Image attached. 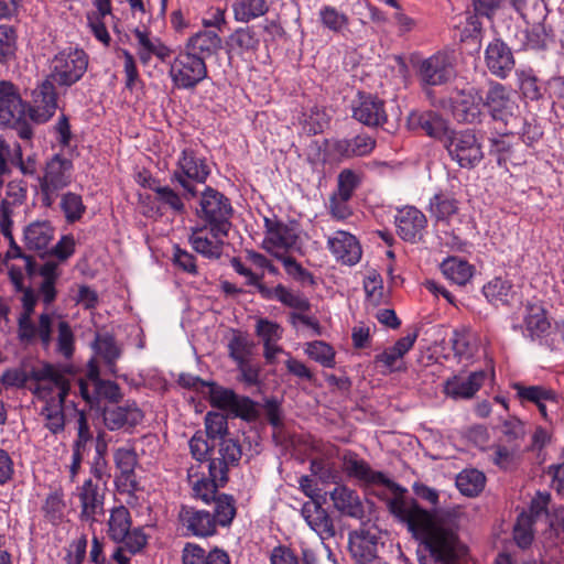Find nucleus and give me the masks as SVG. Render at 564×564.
Returning a JSON list of instances; mask_svg holds the SVG:
<instances>
[{
  "label": "nucleus",
  "instance_id": "1",
  "mask_svg": "<svg viewBox=\"0 0 564 564\" xmlns=\"http://www.w3.org/2000/svg\"><path fill=\"white\" fill-rule=\"evenodd\" d=\"M343 466L349 477L357 479L364 486L384 487L392 495L387 499V507L417 542L416 557L419 564H423V508L419 502L408 496V490L391 480L386 474L373 470L355 452L348 451L344 454Z\"/></svg>",
  "mask_w": 564,
  "mask_h": 564
},
{
  "label": "nucleus",
  "instance_id": "2",
  "mask_svg": "<svg viewBox=\"0 0 564 564\" xmlns=\"http://www.w3.org/2000/svg\"><path fill=\"white\" fill-rule=\"evenodd\" d=\"M34 106H29L20 94L17 85L9 80H0V126L13 127L23 140H31L33 128L26 121L35 123L48 121L57 108V94L50 79L44 80L34 93Z\"/></svg>",
  "mask_w": 564,
  "mask_h": 564
},
{
  "label": "nucleus",
  "instance_id": "3",
  "mask_svg": "<svg viewBox=\"0 0 564 564\" xmlns=\"http://www.w3.org/2000/svg\"><path fill=\"white\" fill-rule=\"evenodd\" d=\"M425 564H456L466 554L457 535V524L449 512L441 514L425 510Z\"/></svg>",
  "mask_w": 564,
  "mask_h": 564
},
{
  "label": "nucleus",
  "instance_id": "4",
  "mask_svg": "<svg viewBox=\"0 0 564 564\" xmlns=\"http://www.w3.org/2000/svg\"><path fill=\"white\" fill-rule=\"evenodd\" d=\"M217 456L208 458L207 475L202 474L193 481V495L204 502L215 498V492L224 488L229 480V468L237 466L242 456V449L237 440L223 437L218 443Z\"/></svg>",
  "mask_w": 564,
  "mask_h": 564
},
{
  "label": "nucleus",
  "instance_id": "5",
  "mask_svg": "<svg viewBox=\"0 0 564 564\" xmlns=\"http://www.w3.org/2000/svg\"><path fill=\"white\" fill-rule=\"evenodd\" d=\"M234 208L230 199L218 189L205 186L200 193L196 215L208 227L214 237H227Z\"/></svg>",
  "mask_w": 564,
  "mask_h": 564
},
{
  "label": "nucleus",
  "instance_id": "6",
  "mask_svg": "<svg viewBox=\"0 0 564 564\" xmlns=\"http://www.w3.org/2000/svg\"><path fill=\"white\" fill-rule=\"evenodd\" d=\"M484 107L492 121L500 126L495 128L496 134L514 135L521 117L518 115L519 107L506 86L500 83L491 84L484 98Z\"/></svg>",
  "mask_w": 564,
  "mask_h": 564
},
{
  "label": "nucleus",
  "instance_id": "7",
  "mask_svg": "<svg viewBox=\"0 0 564 564\" xmlns=\"http://www.w3.org/2000/svg\"><path fill=\"white\" fill-rule=\"evenodd\" d=\"M210 175V167L204 156L194 149L182 150L174 171L170 175L172 184H177L183 189L184 199L191 200L198 194L196 185L205 184Z\"/></svg>",
  "mask_w": 564,
  "mask_h": 564
},
{
  "label": "nucleus",
  "instance_id": "8",
  "mask_svg": "<svg viewBox=\"0 0 564 564\" xmlns=\"http://www.w3.org/2000/svg\"><path fill=\"white\" fill-rule=\"evenodd\" d=\"M73 162L62 154H54L44 165L43 174L37 176L41 205L51 208L59 192L73 181Z\"/></svg>",
  "mask_w": 564,
  "mask_h": 564
},
{
  "label": "nucleus",
  "instance_id": "9",
  "mask_svg": "<svg viewBox=\"0 0 564 564\" xmlns=\"http://www.w3.org/2000/svg\"><path fill=\"white\" fill-rule=\"evenodd\" d=\"M70 373L72 371L68 367L45 362L41 368H32L29 372L18 368L7 369L0 378V382L6 388H23L29 380L39 383L46 381L61 389V399H63L68 395L70 390V383L67 378V375Z\"/></svg>",
  "mask_w": 564,
  "mask_h": 564
},
{
  "label": "nucleus",
  "instance_id": "10",
  "mask_svg": "<svg viewBox=\"0 0 564 564\" xmlns=\"http://www.w3.org/2000/svg\"><path fill=\"white\" fill-rule=\"evenodd\" d=\"M88 67V55L82 48L68 47L58 52L52 59L50 80L62 87H70L82 79Z\"/></svg>",
  "mask_w": 564,
  "mask_h": 564
},
{
  "label": "nucleus",
  "instance_id": "11",
  "mask_svg": "<svg viewBox=\"0 0 564 564\" xmlns=\"http://www.w3.org/2000/svg\"><path fill=\"white\" fill-rule=\"evenodd\" d=\"M551 494L547 491H536L532 498L528 511H524L531 521L538 523L542 521L547 528L544 531L545 540L551 545L564 542V510L550 512L549 505Z\"/></svg>",
  "mask_w": 564,
  "mask_h": 564
},
{
  "label": "nucleus",
  "instance_id": "12",
  "mask_svg": "<svg viewBox=\"0 0 564 564\" xmlns=\"http://www.w3.org/2000/svg\"><path fill=\"white\" fill-rule=\"evenodd\" d=\"M169 75L178 89H194L208 76L206 63L182 47L171 63Z\"/></svg>",
  "mask_w": 564,
  "mask_h": 564
},
{
  "label": "nucleus",
  "instance_id": "13",
  "mask_svg": "<svg viewBox=\"0 0 564 564\" xmlns=\"http://www.w3.org/2000/svg\"><path fill=\"white\" fill-rule=\"evenodd\" d=\"M445 148L452 160L463 169H473L484 159L481 143L471 129L455 131Z\"/></svg>",
  "mask_w": 564,
  "mask_h": 564
},
{
  "label": "nucleus",
  "instance_id": "14",
  "mask_svg": "<svg viewBox=\"0 0 564 564\" xmlns=\"http://www.w3.org/2000/svg\"><path fill=\"white\" fill-rule=\"evenodd\" d=\"M351 117L369 128L383 127L388 122L386 102L378 96L358 91L351 102Z\"/></svg>",
  "mask_w": 564,
  "mask_h": 564
},
{
  "label": "nucleus",
  "instance_id": "15",
  "mask_svg": "<svg viewBox=\"0 0 564 564\" xmlns=\"http://www.w3.org/2000/svg\"><path fill=\"white\" fill-rule=\"evenodd\" d=\"M381 532L376 527L360 529L349 534V552L356 563H372L383 547Z\"/></svg>",
  "mask_w": 564,
  "mask_h": 564
},
{
  "label": "nucleus",
  "instance_id": "16",
  "mask_svg": "<svg viewBox=\"0 0 564 564\" xmlns=\"http://www.w3.org/2000/svg\"><path fill=\"white\" fill-rule=\"evenodd\" d=\"M484 98L481 93L469 87L457 90L452 97V112L458 122L477 123L480 121L484 108Z\"/></svg>",
  "mask_w": 564,
  "mask_h": 564
},
{
  "label": "nucleus",
  "instance_id": "17",
  "mask_svg": "<svg viewBox=\"0 0 564 564\" xmlns=\"http://www.w3.org/2000/svg\"><path fill=\"white\" fill-rule=\"evenodd\" d=\"M178 521L185 536L208 538L217 532L216 521L213 513L199 510L191 506H181Z\"/></svg>",
  "mask_w": 564,
  "mask_h": 564
},
{
  "label": "nucleus",
  "instance_id": "18",
  "mask_svg": "<svg viewBox=\"0 0 564 564\" xmlns=\"http://www.w3.org/2000/svg\"><path fill=\"white\" fill-rule=\"evenodd\" d=\"M456 77L454 51H438L425 58V85L441 86Z\"/></svg>",
  "mask_w": 564,
  "mask_h": 564
},
{
  "label": "nucleus",
  "instance_id": "19",
  "mask_svg": "<svg viewBox=\"0 0 564 564\" xmlns=\"http://www.w3.org/2000/svg\"><path fill=\"white\" fill-rule=\"evenodd\" d=\"M113 462L119 474L116 476L115 482L120 492L132 494L139 490L137 481L135 466L138 457L133 449L119 447L113 452Z\"/></svg>",
  "mask_w": 564,
  "mask_h": 564
},
{
  "label": "nucleus",
  "instance_id": "20",
  "mask_svg": "<svg viewBox=\"0 0 564 564\" xmlns=\"http://www.w3.org/2000/svg\"><path fill=\"white\" fill-rule=\"evenodd\" d=\"M78 498L80 502L79 518L82 521L94 522L98 514L104 513L105 491L100 482L93 478L86 479L78 487Z\"/></svg>",
  "mask_w": 564,
  "mask_h": 564
},
{
  "label": "nucleus",
  "instance_id": "21",
  "mask_svg": "<svg viewBox=\"0 0 564 564\" xmlns=\"http://www.w3.org/2000/svg\"><path fill=\"white\" fill-rule=\"evenodd\" d=\"M486 378L485 370L471 371L467 377L454 376L445 381L443 391L453 400H469L481 388Z\"/></svg>",
  "mask_w": 564,
  "mask_h": 564
},
{
  "label": "nucleus",
  "instance_id": "22",
  "mask_svg": "<svg viewBox=\"0 0 564 564\" xmlns=\"http://www.w3.org/2000/svg\"><path fill=\"white\" fill-rule=\"evenodd\" d=\"M104 423L110 431L130 430L140 424L144 417L143 412L138 405L127 403L124 405H111L105 408L102 412Z\"/></svg>",
  "mask_w": 564,
  "mask_h": 564
},
{
  "label": "nucleus",
  "instance_id": "23",
  "mask_svg": "<svg viewBox=\"0 0 564 564\" xmlns=\"http://www.w3.org/2000/svg\"><path fill=\"white\" fill-rule=\"evenodd\" d=\"M485 62L489 72L501 79L506 78L514 68L512 51L500 39H495L487 45Z\"/></svg>",
  "mask_w": 564,
  "mask_h": 564
},
{
  "label": "nucleus",
  "instance_id": "24",
  "mask_svg": "<svg viewBox=\"0 0 564 564\" xmlns=\"http://www.w3.org/2000/svg\"><path fill=\"white\" fill-rule=\"evenodd\" d=\"M551 327L546 311L541 304L528 303L525 305L523 324H514V330L520 329L525 338L535 340L545 336Z\"/></svg>",
  "mask_w": 564,
  "mask_h": 564
},
{
  "label": "nucleus",
  "instance_id": "25",
  "mask_svg": "<svg viewBox=\"0 0 564 564\" xmlns=\"http://www.w3.org/2000/svg\"><path fill=\"white\" fill-rule=\"evenodd\" d=\"M221 45V37L216 31L202 30L189 36L183 47L206 63L219 54Z\"/></svg>",
  "mask_w": 564,
  "mask_h": 564
},
{
  "label": "nucleus",
  "instance_id": "26",
  "mask_svg": "<svg viewBox=\"0 0 564 564\" xmlns=\"http://www.w3.org/2000/svg\"><path fill=\"white\" fill-rule=\"evenodd\" d=\"M328 248L337 260L348 265L356 264L362 253L356 237L341 230L328 239Z\"/></svg>",
  "mask_w": 564,
  "mask_h": 564
},
{
  "label": "nucleus",
  "instance_id": "27",
  "mask_svg": "<svg viewBox=\"0 0 564 564\" xmlns=\"http://www.w3.org/2000/svg\"><path fill=\"white\" fill-rule=\"evenodd\" d=\"M227 551L214 546L209 551L196 543L187 542L182 551V564H230Z\"/></svg>",
  "mask_w": 564,
  "mask_h": 564
},
{
  "label": "nucleus",
  "instance_id": "28",
  "mask_svg": "<svg viewBox=\"0 0 564 564\" xmlns=\"http://www.w3.org/2000/svg\"><path fill=\"white\" fill-rule=\"evenodd\" d=\"M399 236L405 241H420L423 237V215L414 207H404L395 216Z\"/></svg>",
  "mask_w": 564,
  "mask_h": 564
},
{
  "label": "nucleus",
  "instance_id": "29",
  "mask_svg": "<svg viewBox=\"0 0 564 564\" xmlns=\"http://www.w3.org/2000/svg\"><path fill=\"white\" fill-rule=\"evenodd\" d=\"M133 35L138 41V56L142 64L147 65L152 56H156L163 63L170 59L172 50L159 37H150L149 32L140 29H135Z\"/></svg>",
  "mask_w": 564,
  "mask_h": 564
},
{
  "label": "nucleus",
  "instance_id": "30",
  "mask_svg": "<svg viewBox=\"0 0 564 564\" xmlns=\"http://www.w3.org/2000/svg\"><path fill=\"white\" fill-rule=\"evenodd\" d=\"M267 236L265 243L274 248L289 250L297 243L299 236L295 228L280 220H271L265 218Z\"/></svg>",
  "mask_w": 564,
  "mask_h": 564
},
{
  "label": "nucleus",
  "instance_id": "31",
  "mask_svg": "<svg viewBox=\"0 0 564 564\" xmlns=\"http://www.w3.org/2000/svg\"><path fill=\"white\" fill-rule=\"evenodd\" d=\"M302 514L311 529L314 530L321 539L326 540L336 534L333 519L319 503H305L302 509Z\"/></svg>",
  "mask_w": 564,
  "mask_h": 564
},
{
  "label": "nucleus",
  "instance_id": "32",
  "mask_svg": "<svg viewBox=\"0 0 564 564\" xmlns=\"http://www.w3.org/2000/svg\"><path fill=\"white\" fill-rule=\"evenodd\" d=\"M334 507L343 514L361 519L365 514L362 502L358 494L346 486L338 485L330 492Z\"/></svg>",
  "mask_w": 564,
  "mask_h": 564
},
{
  "label": "nucleus",
  "instance_id": "33",
  "mask_svg": "<svg viewBox=\"0 0 564 564\" xmlns=\"http://www.w3.org/2000/svg\"><path fill=\"white\" fill-rule=\"evenodd\" d=\"M54 227L48 220L34 221L24 229V241L30 250L44 251L54 238Z\"/></svg>",
  "mask_w": 564,
  "mask_h": 564
},
{
  "label": "nucleus",
  "instance_id": "34",
  "mask_svg": "<svg viewBox=\"0 0 564 564\" xmlns=\"http://www.w3.org/2000/svg\"><path fill=\"white\" fill-rule=\"evenodd\" d=\"M259 43L257 32L252 28H239L227 39V52L229 56L242 57L247 53L254 52Z\"/></svg>",
  "mask_w": 564,
  "mask_h": 564
},
{
  "label": "nucleus",
  "instance_id": "35",
  "mask_svg": "<svg viewBox=\"0 0 564 564\" xmlns=\"http://www.w3.org/2000/svg\"><path fill=\"white\" fill-rule=\"evenodd\" d=\"M107 452L108 444L105 438V433L100 432L95 440V455L89 462V471L91 474V478L95 481L102 482L104 486H106L108 480L111 478L109 464L106 458Z\"/></svg>",
  "mask_w": 564,
  "mask_h": 564
},
{
  "label": "nucleus",
  "instance_id": "36",
  "mask_svg": "<svg viewBox=\"0 0 564 564\" xmlns=\"http://www.w3.org/2000/svg\"><path fill=\"white\" fill-rule=\"evenodd\" d=\"M208 227L204 225L202 227H195L192 229V235L189 237V242L193 249L208 259H219L223 253L224 241L221 237H214L212 235V239H209L205 234V230Z\"/></svg>",
  "mask_w": 564,
  "mask_h": 564
},
{
  "label": "nucleus",
  "instance_id": "37",
  "mask_svg": "<svg viewBox=\"0 0 564 564\" xmlns=\"http://www.w3.org/2000/svg\"><path fill=\"white\" fill-rule=\"evenodd\" d=\"M441 271L453 283L464 286L475 274V267L459 257H447L441 263Z\"/></svg>",
  "mask_w": 564,
  "mask_h": 564
},
{
  "label": "nucleus",
  "instance_id": "38",
  "mask_svg": "<svg viewBox=\"0 0 564 564\" xmlns=\"http://www.w3.org/2000/svg\"><path fill=\"white\" fill-rule=\"evenodd\" d=\"M24 181H10L7 184L6 198L0 203V221L12 220L13 209L24 204L26 199Z\"/></svg>",
  "mask_w": 564,
  "mask_h": 564
},
{
  "label": "nucleus",
  "instance_id": "39",
  "mask_svg": "<svg viewBox=\"0 0 564 564\" xmlns=\"http://www.w3.org/2000/svg\"><path fill=\"white\" fill-rule=\"evenodd\" d=\"M214 446V442L209 444L202 435L195 434L189 440L191 454L198 462V465L191 466L187 473L188 480L192 485L198 477H202V474H205V471L200 469L203 468V464L208 465V458L210 457L208 454Z\"/></svg>",
  "mask_w": 564,
  "mask_h": 564
},
{
  "label": "nucleus",
  "instance_id": "40",
  "mask_svg": "<svg viewBox=\"0 0 564 564\" xmlns=\"http://www.w3.org/2000/svg\"><path fill=\"white\" fill-rule=\"evenodd\" d=\"M57 398L56 402L55 400L46 402L41 410V415L45 419V427L55 435L65 430L64 403L67 397L61 399V389H58Z\"/></svg>",
  "mask_w": 564,
  "mask_h": 564
},
{
  "label": "nucleus",
  "instance_id": "41",
  "mask_svg": "<svg viewBox=\"0 0 564 564\" xmlns=\"http://www.w3.org/2000/svg\"><path fill=\"white\" fill-rule=\"evenodd\" d=\"M131 530V514L124 506L113 508L108 520V535L109 538L121 543L127 538Z\"/></svg>",
  "mask_w": 564,
  "mask_h": 564
},
{
  "label": "nucleus",
  "instance_id": "42",
  "mask_svg": "<svg viewBox=\"0 0 564 564\" xmlns=\"http://www.w3.org/2000/svg\"><path fill=\"white\" fill-rule=\"evenodd\" d=\"M457 489L466 497L478 496L486 484V476L478 469H464L456 477Z\"/></svg>",
  "mask_w": 564,
  "mask_h": 564
},
{
  "label": "nucleus",
  "instance_id": "43",
  "mask_svg": "<svg viewBox=\"0 0 564 564\" xmlns=\"http://www.w3.org/2000/svg\"><path fill=\"white\" fill-rule=\"evenodd\" d=\"M254 347V343L249 339L247 334L240 330H234L232 337L227 344L228 356L236 365L246 360H251Z\"/></svg>",
  "mask_w": 564,
  "mask_h": 564
},
{
  "label": "nucleus",
  "instance_id": "44",
  "mask_svg": "<svg viewBox=\"0 0 564 564\" xmlns=\"http://www.w3.org/2000/svg\"><path fill=\"white\" fill-rule=\"evenodd\" d=\"M511 388L516 391L517 398L521 402H555L556 394L552 389L544 386H524L521 382H513Z\"/></svg>",
  "mask_w": 564,
  "mask_h": 564
},
{
  "label": "nucleus",
  "instance_id": "45",
  "mask_svg": "<svg viewBox=\"0 0 564 564\" xmlns=\"http://www.w3.org/2000/svg\"><path fill=\"white\" fill-rule=\"evenodd\" d=\"M232 10L237 21L249 22L264 15L269 6L265 0H236Z\"/></svg>",
  "mask_w": 564,
  "mask_h": 564
},
{
  "label": "nucleus",
  "instance_id": "46",
  "mask_svg": "<svg viewBox=\"0 0 564 564\" xmlns=\"http://www.w3.org/2000/svg\"><path fill=\"white\" fill-rule=\"evenodd\" d=\"M218 490L215 492V498L212 499L208 503L215 502V512L213 516L215 517L216 527H228L231 524L234 518L236 517V500L231 495L228 494H219Z\"/></svg>",
  "mask_w": 564,
  "mask_h": 564
},
{
  "label": "nucleus",
  "instance_id": "47",
  "mask_svg": "<svg viewBox=\"0 0 564 564\" xmlns=\"http://www.w3.org/2000/svg\"><path fill=\"white\" fill-rule=\"evenodd\" d=\"M65 508L66 505L63 492L54 490L46 496L41 510L44 519L56 527L59 525L64 519Z\"/></svg>",
  "mask_w": 564,
  "mask_h": 564
},
{
  "label": "nucleus",
  "instance_id": "48",
  "mask_svg": "<svg viewBox=\"0 0 564 564\" xmlns=\"http://www.w3.org/2000/svg\"><path fill=\"white\" fill-rule=\"evenodd\" d=\"M512 292V283L503 278H494L482 286L485 297L492 304H507Z\"/></svg>",
  "mask_w": 564,
  "mask_h": 564
},
{
  "label": "nucleus",
  "instance_id": "49",
  "mask_svg": "<svg viewBox=\"0 0 564 564\" xmlns=\"http://www.w3.org/2000/svg\"><path fill=\"white\" fill-rule=\"evenodd\" d=\"M454 133L455 131L451 129L448 121L444 118L433 112L425 116V134L440 141L444 147L451 141Z\"/></svg>",
  "mask_w": 564,
  "mask_h": 564
},
{
  "label": "nucleus",
  "instance_id": "50",
  "mask_svg": "<svg viewBox=\"0 0 564 564\" xmlns=\"http://www.w3.org/2000/svg\"><path fill=\"white\" fill-rule=\"evenodd\" d=\"M429 208L431 215L437 221L448 220L458 209L457 202L445 193L435 194L434 197L430 199Z\"/></svg>",
  "mask_w": 564,
  "mask_h": 564
},
{
  "label": "nucleus",
  "instance_id": "51",
  "mask_svg": "<svg viewBox=\"0 0 564 564\" xmlns=\"http://www.w3.org/2000/svg\"><path fill=\"white\" fill-rule=\"evenodd\" d=\"M59 207L68 224L78 221L86 212L82 196L73 192H67L62 195Z\"/></svg>",
  "mask_w": 564,
  "mask_h": 564
},
{
  "label": "nucleus",
  "instance_id": "52",
  "mask_svg": "<svg viewBox=\"0 0 564 564\" xmlns=\"http://www.w3.org/2000/svg\"><path fill=\"white\" fill-rule=\"evenodd\" d=\"M75 412L77 415V435L73 442L72 451L73 453L84 455L89 444L93 442L94 436L86 413L82 410H75Z\"/></svg>",
  "mask_w": 564,
  "mask_h": 564
},
{
  "label": "nucleus",
  "instance_id": "53",
  "mask_svg": "<svg viewBox=\"0 0 564 564\" xmlns=\"http://www.w3.org/2000/svg\"><path fill=\"white\" fill-rule=\"evenodd\" d=\"M535 522L525 512H521L513 527V540L520 549H528L531 546L534 539L533 525Z\"/></svg>",
  "mask_w": 564,
  "mask_h": 564
},
{
  "label": "nucleus",
  "instance_id": "54",
  "mask_svg": "<svg viewBox=\"0 0 564 564\" xmlns=\"http://www.w3.org/2000/svg\"><path fill=\"white\" fill-rule=\"evenodd\" d=\"M452 349L459 361H470L476 356L478 346L468 334L455 333L451 338Z\"/></svg>",
  "mask_w": 564,
  "mask_h": 564
},
{
  "label": "nucleus",
  "instance_id": "55",
  "mask_svg": "<svg viewBox=\"0 0 564 564\" xmlns=\"http://www.w3.org/2000/svg\"><path fill=\"white\" fill-rule=\"evenodd\" d=\"M305 352L311 359L321 364L323 367L333 368L335 366V350L323 340L307 343Z\"/></svg>",
  "mask_w": 564,
  "mask_h": 564
},
{
  "label": "nucleus",
  "instance_id": "56",
  "mask_svg": "<svg viewBox=\"0 0 564 564\" xmlns=\"http://www.w3.org/2000/svg\"><path fill=\"white\" fill-rule=\"evenodd\" d=\"M394 63L393 68L398 75L402 77L404 83H406L413 74L423 83V59H421L420 55H412L409 61L405 57L395 56Z\"/></svg>",
  "mask_w": 564,
  "mask_h": 564
},
{
  "label": "nucleus",
  "instance_id": "57",
  "mask_svg": "<svg viewBox=\"0 0 564 564\" xmlns=\"http://www.w3.org/2000/svg\"><path fill=\"white\" fill-rule=\"evenodd\" d=\"M278 301L283 305L295 310L296 313L311 311L310 300L302 293H294L282 284L276 285Z\"/></svg>",
  "mask_w": 564,
  "mask_h": 564
},
{
  "label": "nucleus",
  "instance_id": "58",
  "mask_svg": "<svg viewBox=\"0 0 564 564\" xmlns=\"http://www.w3.org/2000/svg\"><path fill=\"white\" fill-rule=\"evenodd\" d=\"M229 412L243 421L254 422L258 420L260 413L258 403L246 395L237 394L236 401L232 403Z\"/></svg>",
  "mask_w": 564,
  "mask_h": 564
},
{
  "label": "nucleus",
  "instance_id": "59",
  "mask_svg": "<svg viewBox=\"0 0 564 564\" xmlns=\"http://www.w3.org/2000/svg\"><path fill=\"white\" fill-rule=\"evenodd\" d=\"M208 395L212 406L229 412L232 403L236 401L237 393L231 389L220 387L210 381L208 386Z\"/></svg>",
  "mask_w": 564,
  "mask_h": 564
},
{
  "label": "nucleus",
  "instance_id": "60",
  "mask_svg": "<svg viewBox=\"0 0 564 564\" xmlns=\"http://www.w3.org/2000/svg\"><path fill=\"white\" fill-rule=\"evenodd\" d=\"M519 88L524 98L539 100L542 97V88L538 84V78L532 69H522L517 72Z\"/></svg>",
  "mask_w": 564,
  "mask_h": 564
},
{
  "label": "nucleus",
  "instance_id": "61",
  "mask_svg": "<svg viewBox=\"0 0 564 564\" xmlns=\"http://www.w3.org/2000/svg\"><path fill=\"white\" fill-rule=\"evenodd\" d=\"M96 350L107 364L109 370L115 372L116 361L120 357V349L116 345V340L110 335L97 337Z\"/></svg>",
  "mask_w": 564,
  "mask_h": 564
},
{
  "label": "nucleus",
  "instance_id": "62",
  "mask_svg": "<svg viewBox=\"0 0 564 564\" xmlns=\"http://www.w3.org/2000/svg\"><path fill=\"white\" fill-rule=\"evenodd\" d=\"M183 198V193L178 194L174 188L167 185H161L155 192V199L163 206L169 207L175 214L185 213Z\"/></svg>",
  "mask_w": 564,
  "mask_h": 564
},
{
  "label": "nucleus",
  "instance_id": "63",
  "mask_svg": "<svg viewBox=\"0 0 564 564\" xmlns=\"http://www.w3.org/2000/svg\"><path fill=\"white\" fill-rule=\"evenodd\" d=\"M56 341V350L66 359L72 358L75 351V336L68 322H58Z\"/></svg>",
  "mask_w": 564,
  "mask_h": 564
},
{
  "label": "nucleus",
  "instance_id": "64",
  "mask_svg": "<svg viewBox=\"0 0 564 564\" xmlns=\"http://www.w3.org/2000/svg\"><path fill=\"white\" fill-rule=\"evenodd\" d=\"M360 176L350 169H344L338 174V196L341 200L348 202L356 188L360 185Z\"/></svg>",
  "mask_w": 564,
  "mask_h": 564
}]
</instances>
